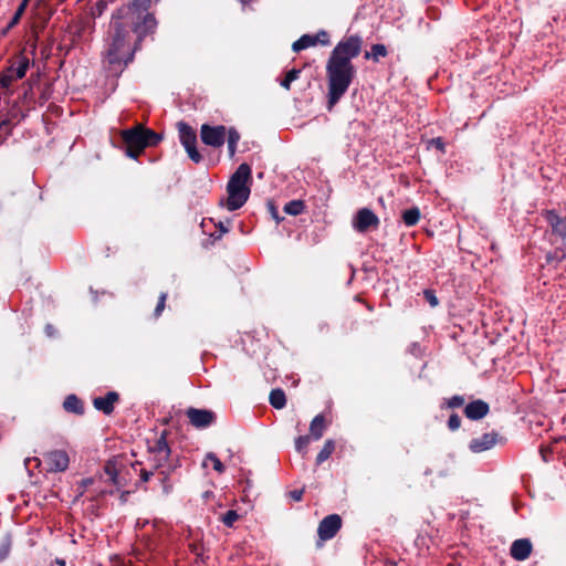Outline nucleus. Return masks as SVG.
<instances>
[{"label": "nucleus", "mask_w": 566, "mask_h": 566, "mask_svg": "<svg viewBox=\"0 0 566 566\" xmlns=\"http://www.w3.org/2000/svg\"><path fill=\"white\" fill-rule=\"evenodd\" d=\"M150 0H129L112 17L104 60L114 72H120L134 59L146 35L157 27L148 12Z\"/></svg>", "instance_id": "nucleus-1"}, {"label": "nucleus", "mask_w": 566, "mask_h": 566, "mask_svg": "<svg viewBox=\"0 0 566 566\" xmlns=\"http://www.w3.org/2000/svg\"><path fill=\"white\" fill-rule=\"evenodd\" d=\"M355 67L352 63L328 59L326 75L328 81V106L332 108L347 92L355 77Z\"/></svg>", "instance_id": "nucleus-2"}, {"label": "nucleus", "mask_w": 566, "mask_h": 566, "mask_svg": "<svg viewBox=\"0 0 566 566\" xmlns=\"http://www.w3.org/2000/svg\"><path fill=\"white\" fill-rule=\"evenodd\" d=\"M251 167L248 164H241L234 174L230 177L227 185L228 198L226 207L229 211L240 209L249 199L251 181Z\"/></svg>", "instance_id": "nucleus-3"}, {"label": "nucleus", "mask_w": 566, "mask_h": 566, "mask_svg": "<svg viewBox=\"0 0 566 566\" xmlns=\"http://www.w3.org/2000/svg\"><path fill=\"white\" fill-rule=\"evenodd\" d=\"M122 138L127 146V155L136 158L146 147L157 145L161 136L151 129L137 125L122 132Z\"/></svg>", "instance_id": "nucleus-4"}, {"label": "nucleus", "mask_w": 566, "mask_h": 566, "mask_svg": "<svg viewBox=\"0 0 566 566\" xmlns=\"http://www.w3.org/2000/svg\"><path fill=\"white\" fill-rule=\"evenodd\" d=\"M361 50V39L357 35H350L342 40L334 48L331 59L339 60L340 62L352 63V59L356 57Z\"/></svg>", "instance_id": "nucleus-5"}, {"label": "nucleus", "mask_w": 566, "mask_h": 566, "mask_svg": "<svg viewBox=\"0 0 566 566\" xmlns=\"http://www.w3.org/2000/svg\"><path fill=\"white\" fill-rule=\"evenodd\" d=\"M545 219L552 230V242L556 244L563 252V256L566 255V216L560 217L555 210H547L545 212Z\"/></svg>", "instance_id": "nucleus-6"}, {"label": "nucleus", "mask_w": 566, "mask_h": 566, "mask_svg": "<svg viewBox=\"0 0 566 566\" xmlns=\"http://www.w3.org/2000/svg\"><path fill=\"white\" fill-rule=\"evenodd\" d=\"M29 59L20 56L17 65H11L0 75L1 87L9 90L13 82L23 78L29 70Z\"/></svg>", "instance_id": "nucleus-7"}, {"label": "nucleus", "mask_w": 566, "mask_h": 566, "mask_svg": "<svg viewBox=\"0 0 566 566\" xmlns=\"http://www.w3.org/2000/svg\"><path fill=\"white\" fill-rule=\"evenodd\" d=\"M178 132L180 143L185 147L189 158L195 163H199L201 160V155L199 154L196 147L197 135L195 130L186 123H179Z\"/></svg>", "instance_id": "nucleus-8"}, {"label": "nucleus", "mask_w": 566, "mask_h": 566, "mask_svg": "<svg viewBox=\"0 0 566 566\" xmlns=\"http://www.w3.org/2000/svg\"><path fill=\"white\" fill-rule=\"evenodd\" d=\"M227 129L224 126H210L208 124H203L200 128V137L203 144L219 148L226 142Z\"/></svg>", "instance_id": "nucleus-9"}, {"label": "nucleus", "mask_w": 566, "mask_h": 566, "mask_svg": "<svg viewBox=\"0 0 566 566\" xmlns=\"http://www.w3.org/2000/svg\"><path fill=\"white\" fill-rule=\"evenodd\" d=\"M379 218L368 208L359 209L353 218V228L360 233L368 231L369 229H377L379 226Z\"/></svg>", "instance_id": "nucleus-10"}, {"label": "nucleus", "mask_w": 566, "mask_h": 566, "mask_svg": "<svg viewBox=\"0 0 566 566\" xmlns=\"http://www.w3.org/2000/svg\"><path fill=\"white\" fill-rule=\"evenodd\" d=\"M48 470L51 472H63L70 465V458L64 450H53L44 454Z\"/></svg>", "instance_id": "nucleus-11"}, {"label": "nucleus", "mask_w": 566, "mask_h": 566, "mask_svg": "<svg viewBox=\"0 0 566 566\" xmlns=\"http://www.w3.org/2000/svg\"><path fill=\"white\" fill-rule=\"evenodd\" d=\"M342 526V518L337 514H331L324 517L317 528L318 536L322 541L333 538Z\"/></svg>", "instance_id": "nucleus-12"}, {"label": "nucleus", "mask_w": 566, "mask_h": 566, "mask_svg": "<svg viewBox=\"0 0 566 566\" xmlns=\"http://www.w3.org/2000/svg\"><path fill=\"white\" fill-rule=\"evenodd\" d=\"M186 413L190 423L198 429L207 428L216 420L214 412L207 409L189 408Z\"/></svg>", "instance_id": "nucleus-13"}, {"label": "nucleus", "mask_w": 566, "mask_h": 566, "mask_svg": "<svg viewBox=\"0 0 566 566\" xmlns=\"http://www.w3.org/2000/svg\"><path fill=\"white\" fill-rule=\"evenodd\" d=\"M153 454V461L157 468H164L170 457V448L167 443L165 434H161L154 443L149 447Z\"/></svg>", "instance_id": "nucleus-14"}, {"label": "nucleus", "mask_w": 566, "mask_h": 566, "mask_svg": "<svg viewBox=\"0 0 566 566\" xmlns=\"http://www.w3.org/2000/svg\"><path fill=\"white\" fill-rule=\"evenodd\" d=\"M122 465V461L118 458H113L108 460L104 467V471L108 475L109 481L118 488L125 485V482H123L122 479L119 478Z\"/></svg>", "instance_id": "nucleus-15"}, {"label": "nucleus", "mask_w": 566, "mask_h": 566, "mask_svg": "<svg viewBox=\"0 0 566 566\" xmlns=\"http://www.w3.org/2000/svg\"><path fill=\"white\" fill-rule=\"evenodd\" d=\"M532 552V543L527 538L516 539L512 543L511 555L516 560L526 559Z\"/></svg>", "instance_id": "nucleus-16"}, {"label": "nucleus", "mask_w": 566, "mask_h": 566, "mask_svg": "<svg viewBox=\"0 0 566 566\" xmlns=\"http://www.w3.org/2000/svg\"><path fill=\"white\" fill-rule=\"evenodd\" d=\"M489 412V405L483 400H475L468 403L464 408V413L469 419L479 420L485 417Z\"/></svg>", "instance_id": "nucleus-17"}, {"label": "nucleus", "mask_w": 566, "mask_h": 566, "mask_svg": "<svg viewBox=\"0 0 566 566\" xmlns=\"http://www.w3.org/2000/svg\"><path fill=\"white\" fill-rule=\"evenodd\" d=\"M118 400V395L115 391L107 392L104 397H96L93 401L94 407L109 415L114 410V403Z\"/></svg>", "instance_id": "nucleus-18"}, {"label": "nucleus", "mask_w": 566, "mask_h": 566, "mask_svg": "<svg viewBox=\"0 0 566 566\" xmlns=\"http://www.w3.org/2000/svg\"><path fill=\"white\" fill-rule=\"evenodd\" d=\"M496 443V434L485 433L480 438L473 439L470 442V449L473 452H483L491 449Z\"/></svg>", "instance_id": "nucleus-19"}, {"label": "nucleus", "mask_w": 566, "mask_h": 566, "mask_svg": "<svg viewBox=\"0 0 566 566\" xmlns=\"http://www.w3.org/2000/svg\"><path fill=\"white\" fill-rule=\"evenodd\" d=\"M326 429V423L323 415H317L313 418L310 424L311 437L314 440H319Z\"/></svg>", "instance_id": "nucleus-20"}, {"label": "nucleus", "mask_w": 566, "mask_h": 566, "mask_svg": "<svg viewBox=\"0 0 566 566\" xmlns=\"http://www.w3.org/2000/svg\"><path fill=\"white\" fill-rule=\"evenodd\" d=\"M227 143H228V151L229 156L232 158L235 155L237 146L240 140V134L234 128H230L227 130Z\"/></svg>", "instance_id": "nucleus-21"}, {"label": "nucleus", "mask_w": 566, "mask_h": 566, "mask_svg": "<svg viewBox=\"0 0 566 566\" xmlns=\"http://www.w3.org/2000/svg\"><path fill=\"white\" fill-rule=\"evenodd\" d=\"M420 210L417 207L410 208L402 212V220L407 227L416 226L420 220Z\"/></svg>", "instance_id": "nucleus-22"}, {"label": "nucleus", "mask_w": 566, "mask_h": 566, "mask_svg": "<svg viewBox=\"0 0 566 566\" xmlns=\"http://www.w3.org/2000/svg\"><path fill=\"white\" fill-rule=\"evenodd\" d=\"M314 45H316L314 35L304 34L293 43L292 49L294 52H300L302 50H305V49L314 46Z\"/></svg>", "instance_id": "nucleus-23"}, {"label": "nucleus", "mask_w": 566, "mask_h": 566, "mask_svg": "<svg viewBox=\"0 0 566 566\" xmlns=\"http://www.w3.org/2000/svg\"><path fill=\"white\" fill-rule=\"evenodd\" d=\"M270 403L275 409H282L286 403V397L282 389H273L270 394Z\"/></svg>", "instance_id": "nucleus-24"}, {"label": "nucleus", "mask_w": 566, "mask_h": 566, "mask_svg": "<svg viewBox=\"0 0 566 566\" xmlns=\"http://www.w3.org/2000/svg\"><path fill=\"white\" fill-rule=\"evenodd\" d=\"M335 450V443L333 440H326L322 450L318 452L317 457H316V463L317 464H322L324 461H326L331 454L334 452Z\"/></svg>", "instance_id": "nucleus-25"}, {"label": "nucleus", "mask_w": 566, "mask_h": 566, "mask_svg": "<svg viewBox=\"0 0 566 566\" xmlns=\"http://www.w3.org/2000/svg\"><path fill=\"white\" fill-rule=\"evenodd\" d=\"M63 406H64L65 410H67V411H72V412H76V413H81L83 411V406H82L81 400L74 395H70L69 397H66Z\"/></svg>", "instance_id": "nucleus-26"}, {"label": "nucleus", "mask_w": 566, "mask_h": 566, "mask_svg": "<svg viewBox=\"0 0 566 566\" xmlns=\"http://www.w3.org/2000/svg\"><path fill=\"white\" fill-rule=\"evenodd\" d=\"M386 55L387 49L384 44H374L370 51L365 53V59H371L377 62L380 57H385Z\"/></svg>", "instance_id": "nucleus-27"}, {"label": "nucleus", "mask_w": 566, "mask_h": 566, "mask_svg": "<svg viewBox=\"0 0 566 566\" xmlns=\"http://www.w3.org/2000/svg\"><path fill=\"white\" fill-rule=\"evenodd\" d=\"M305 206L302 200H292L284 207V211L291 216H298L303 212Z\"/></svg>", "instance_id": "nucleus-28"}, {"label": "nucleus", "mask_w": 566, "mask_h": 566, "mask_svg": "<svg viewBox=\"0 0 566 566\" xmlns=\"http://www.w3.org/2000/svg\"><path fill=\"white\" fill-rule=\"evenodd\" d=\"M208 462L212 463L213 469L218 473H223L224 472V465L222 464L220 459L214 453H212V452L207 453L202 465L207 467Z\"/></svg>", "instance_id": "nucleus-29"}, {"label": "nucleus", "mask_w": 566, "mask_h": 566, "mask_svg": "<svg viewBox=\"0 0 566 566\" xmlns=\"http://www.w3.org/2000/svg\"><path fill=\"white\" fill-rule=\"evenodd\" d=\"M300 73H301L300 70H296V69L290 70L286 73L285 77L281 81V86L284 87L285 90H290L292 82H294L295 80L298 78Z\"/></svg>", "instance_id": "nucleus-30"}, {"label": "nucleus", "mask_w": 566, "mask_h": 566, "mask_svg": "<svg viewBox=\"0 0 566 566\" xmlns=\"http://www.w3.org/2000/svg\"><path fill=\"white\" fill-rule=\"evenodd\" d=\"M106 9L105 0H98L94 6L91 7L90 15L95 19L101 17Z\"/></svg>", "instance_id": "nucleus-31"}, {"label": "nucleus", "mask_w": 566, "mask_h": 566, "mask_svg": "<svg viewBox=\"0 0 566 566\" xmlns=\"http://www.w3.org/2000/svg\"><path fill=\"white\" fill-rule=\"evenodd\" d=\"M29 1L30 0H22V2L18 7L14 15L12 17V19H11V21L9 23V28L15 25L19 22V20L21 19L23 12L25 11V8L28 7Z\"/></svg>", "instance_id": "nucleus-32"}, {"label": "nucleus", "mask_w": 566, "mask_h": 566, "mask_svg": "<svg viewBox=\"0 0 566 566\" xmlns=\"http://www.w3.org/2000/svg\"><path fill=\"white\" fill-rule=\"evenodd\" d=\"M311 437L310 436H301L295 440V449L298 452H306V449L310 444Z\"/></svg>", "instance_id": "nucleus-33"}, {"label": "nucleus", "mask_w": 566, "mask_h": 566, "mask_svg": "<svg viewBox=\"0 0 566 566\" xmlns=\"http://www.w3.org/2000/svg\"><path fill=\"white\" fill-rule=\"evenodd\" d=\"M238 518H239L238 513H237L235 511L230 510V511H228V512L223 515V517H222V522L224 523V525H227V526H229V527H230V526H232V525H233V523H234Z\"/></svg>", "instance_id": "nucleus-34"}, {"label": "nucleus", "mask_w": 566, "mask_h": 566, "mask_svg": "<svg viewBox=\"0 0 566 566\" xmlns=\"http://www.w3.org/2000/svg\"><path fill=\"white\" fill-rule=\"evenodd\" d=\"M315 44L321 43L322 45L329 44V35L326 31L322 30L314 35Z\"/></svg>", "instance_id": "nucleus-35"}, {"label": "nucleus", "mask_w": 566, "mask_h": 566, "mask_svg": "<svg viewBox=\"0 0 566 566\" xmlns=\"http://www.w3.org/2000/svg\"><path fill=\"white\" fill-rule=\"evenodd\" d=\"M460 424H461L460 417L455 413L451 415L448 420V427L450 428V430L454 431V430L459 429Z\"/></svg>", "instance_id": "nucleus-36"}, {"label": "nucleus", "mask_w": 566, "mask_h": 566, "mask_svg": "<svg viewBox=\"0 0 566 566\" xmlns=\"http://www.w3.org/2000/svg\"><path fill=\"white\" fill-rule=\"evenodd\" d=\"M464 403V398L462 396H453L448 400V407L457 408L461 407Z\"/></svg>", "instance_id": "nucleus-37"}, {"label": "nucleus", "mask_w": 566, "mask_h": 566, "mask_svg": "<svg viewBox=\"0 0 566 566\" xmlns=\"http://www.w3.org/2000/svg\"><path fill=\"white\" fill-rule=\"evenodd\" d=\"M166 298H167V294L166 293H161L160 296H159L158 304H157V306L155 308V315L156 316L160 315V313L165 308Z\"/></svg>", "instance_id": "nucleus-38"}, {"label": "nucleus", "mask_w": 566, "mask_h": 566, "mask_svg": "<svg viewBox=\"0 0 566 566\" xmlns=\"http://www.w3.org/2000/svg\"><path fill=\"white\" fill-rule=\"evenodd\" d=\"M427 300L429 301L431 306H436L438 304L437 297L430 291L424 292Z\"/></svg>", "instance_id": "nucleus-39"}, {"label": "nucleus", "mask_w": 566, "mask_h": 566, "mask_svg": "<svg viewBox=\"0 0 566 566\" xmlns=\"http://www.w3.org/2000/svg\"><path fill=\"white\" fill-rule=\"evenodd\" d=\"M431 143H432V144H433L438 149H440L441 151H443V150H444V144H443V142H442V139H441V138H434V139H432V140H431Z\"/></svg>", "instance_id": "nucleus-40"}, {"label": "nucleus", "mask_w": 566, "mask_h": 566, "mask_svg": "<svg viewBox=\"0 0 566 566\" xmlns=\"http://www.w3.org/2000/svg\"><path fill=\"white\" fill-rule=\"evenodd\" d=\"M151 475H153L151 471H143L142 472V480L144 482H147L150 479Z\"/></svg>", "instance_id": "nucleus-41"}, {"label": "nucleus", "mask_w": 566, "mask_h": 566, "mask_svg": "<svg viewBox=\"0 0 566 566\" xmlns=\"http://www.w3.org/2000/svg\"><path fill=\"white\" fill-rule=\"evenodd\" d=\"M293 499L296 500V501H300L302 499V492H293L292 494Z\"/></svg>", "instance_id": "nucleus-42"}, {"label": "nucleus", "mask_w": 566, "mask_h": 566, "mask_svg": "<svg viewBox=\"0 0 566 566\" xmlns=\"http://www.w3.org/2000/svg\"><path fill=\"white\" fill-rule=\"evenodd\" d=\"M92 482H93V480H92V479H86V480H84V481H83V484H84L85 486H87V485H88V484H91Z\"/></svg>", "instance_id": "nucleus-43"}, {"label": "nucleus", "mask_w": 566, "mask_h": 566, "mask_svg": "<svg viewBox=\"0 0 566 566\" xmlns=\"http://www.w3.org/2000/svg\"><path fill=\"white\" fill-rule=\"evenodd\" d=\"M127 494H128V492H124V493H122V495H120V500H122V502H125V501H126V495H127Z\"/></svg>", "instance_id": "nucleus-44"}, {"label": "nucleus", "mask_w": 566, "mask_h": 566, "mask_svg": "<svg viewBox=\"0 0 566 566\" xmlns=\"http://www.w3.org/2000/svg\"><path fill=\"white\" fill-rule=\"evenodd\" d=\"M56 564L60 566H65V562L63 559H56Z\"/></svg>", "instance_id": "nucleus-45"}, {"label": "nucleus", "mask_w": 566, "mask_h": 566, "mask_svg": "<svg viewBox=\"0 0 566 566\" xmlns=\"http://www.w3.org/2000/svg\"><path fill=\"white\" fill-rule=\"evenodd\" d=\"M273 217L279 221V217L276 216V212L274 209H273Z\"/></svg>", "instance_id": "nucleus-46"}, {"label": "nucleus", "mask_w": 566, "mask_h": 566, "mask_svg": "<svg viewBox=\"0 0 566 566\" xmlns=\"http://www.w3.org/2000/svg\"><path fill=\"white\" fill-rule=\"evenodd\" d=\"M242 2H245L247 0H241Z\"/></svg>", "instance_id": "nucleus-47"}]
</instances>
